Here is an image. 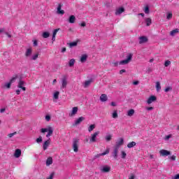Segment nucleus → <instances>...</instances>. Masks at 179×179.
<instances>
[{"instance_id": "obj_44", "label": "nucleus", "mask_w": 179, "mask_h": 179, "mask_svg": "<svg viewBox=\"0 0 179 179\" xmlns=\"http://www.w3.org/2000/svg\"><path fill=\"white\" fill-rule=\"evenodd\" d=\"M36 142L37 143H40V142H43V137L39 136V138L36 139Z\"/></svg>"}, {"instance_id": "obj_58", "label": "nucleus", "mask_w": 179, "mask_h": 179, "mask_svg": "<svg viewBox=\"0 0 179 179\" xmlns=\"http://www.w3.org/2000/svg\"><path fill=\"white\" fill-rule=\"evenodd\" d=\"M111 106H113V107H115V106H117V104L115 103V102H111Z\"/></svg>"}, {"instance_id": "obj_13", "label": "nucleus", "mask_w": 179, "mask_h": 179, "mask_svg": "<svg viewBox=\"0 0 179 179\" xmlns=\"http://www.w3.org/2000/svg\"><path fill=\"white\" fill-rule=\"evenodd\" d=\"M83 121H85V117L81 116L75 121L74 125H79Z\"/></svg>"}, {"instance_id": "obj_63", "label": "nucleus", "mask_w": 179, "mask_h": 179, "mask_svg": "<svg viewBox=\"0 0 179 179\" xmlns=\"http://www.w3.org/2000/svg\"><path fill=\"white\" fill-rule=\"evenodd\" d=\"M65 51H66V48H63L62 49V52H65Z\"/></svg>"}, {"instance_id": "obj_38", "label": "nucleus", "mask_w": 179, "mask_h": 179, "mask_svg": "<svg viewBox=\"0 0 179 179\" xmlns=\"http://www.w3.org/2000/svg\"><path fill=\"white\" fill-rule=\"evenodd\" d=\"M172 18H173V13H169L166 15V19H168V20H170Z\"/></svg>"}, {"instance_id": "obj_25", "label": "nucleus", "mask_w": 179, "mask_h": 179, "mask_svg": "<svg viewBox=\"0 0 179 179\" xmlns=\"http://www.w3.org/2000/svg\"><path fill=\"white\" fill-rule=\"evenodd\" d=\"M145 22L146 26H150V24H152V19L150 17L145 18Z\"/></svg>"}, {"instance_id": "obj_2", "label": "nucleus", "mask_w": 179, "mask_h": 179, "mask_svg": "<svg viewBox=\"0 0 179 179\" xmlns=\"http://www.w3.org/2000/svg\"><path fill=\"white\" fill-rule=\"evenodd\" d=\"M41 134H45V132H48L46 135V138H50L54 132V129L51 127H48V128H43L41 129Z\"/></svg>"}, {"instance_id": "obj_11", "label": "nucleus", "mask_w": 179, "mask_h": 179, "mask_svg": "<svg viewBox=\"0 0 179 179\" xmlns=\"http://www.w3.org/2000/svg\"><path fill=\"white\" fill-rule=\"evenodd\" d=\"M159 154L161 156H170L171 152L167 150H159Z\"/></svg>"}, {"instance_id": "obj_3", "label": "nucleus", "mask_w": 179, "mask_h": 179, "mask_svg": "<svg viewBox=\"0 0 179 179\" xmlns=\"http://www.w3.org/2000/svg\"><path fill=\"white\" fill-rule=\"evenodd\" d=\"M73 149L75 153H78V152H79V138H73Z\"/></svg>"}, {"instance_id": "obj_22", "label": "nucleus", "mask_w": 179, "mask_h": 179, "mask_svg": "<svg viewBox=\"0 0 179 179\" xmlns=\"http://www.w3.org/2000/svg\"><path fill=\"white\" fill-rule=\"evenodd\" d=\"M87 60V55H83L80 57V62H86Z\"/></svg>"}, {"instance_id": "obj_7", "label": "nucleus", "mask_w": 179, "mask_h": 179, "mask_svg": "<svg viewBox=\"0 0 179 179\" xmlns=\"http://www.w3.org/2000/svg\"><path fill=\"white\" fill-rule=\"evenodd\" d=\"M78 107H73L71 112L69 113V117H75L78 114Z\"/></svg>"}, {"instance_id": "obj_8", "label": "nucleus", "mask_w": 179, "mask_h": 179, "mask_svg": "<svg viewBox=\"0 0 179 179\" xmlns=\"http://www.w3.org/2000/svg\"><path fill=\"white\" fill-rule=\"evenodd\" d=\"M125 12V8L124 7H120L115 10V15L117 16L118 15H121V13H124Z\"/></svg>"}, {"instance_id": "obj_45", "label": "nucleus", "mask_w": 179, "mask_h": 179, "mask_svg": "<svg viewBox=\"0 0 179 179\" xmlns=\"http://www.w3.org/2000/svg\"><path fill=\"white\" fill-rule=\"evenodd\" d=\"M17 78V76H15V77H13L11 79H10V82L11 83H13L14 82H15V80H16V78Z\"/></svg>"}, {"instance_id": "obj_14", "label": "nucleus", "mask_w": 179, "mask_h": 179, "mask_svg": "<svg viewBox=\"0 0 179 179\" xmlns=\"http://www.w3.org/2000/svg\"><path fill=\"white\" fill-rule=\"evenodd\" d=\"M50 143H51V140L49 138L43 143V150H47L48 146H50Z\"/></svg>"}, {"instance_id": "obj_28", "label": "nucleus", "mask_w": 179, "mask_h": 179, "mask_svg": "<svg viewBox=\"0 0 179 179\" xmlns=\"http://www.w3.org/2000/svg\"><path fill=\"white\" fill-rule=\"evenodd\" d=\"M156 89H157V92H160V90H162V86L160 85V82L156 83Z\"/></svg>"}, {"instance_id": "obj_56", "label": "nucleus", "mask_w": 179, "mask_h": 179, "mask_svg": "<svg viewBox=\"0 0 179 179\" xmlns=\"http://www.w3.org/2000/svg\"><path fill=\"white\" fill-rule=\"evenodd\" d=\"M133 85H134L135 86H136V85H139V81L133 82Z\"/></svg>"}, {"instance_id": "obj_32", "label": "nucleus", "mask_w": 179, "mask_h": 179, "mask_svg": "<svg viewBox=\"0 0 179 179\" xmlns=\"http://www.w3.org/2000/svg\"><path fill=\"white\" fill-rule=\"evenodd\" d=\"M112 138H113V136L109 134V135L106 136L105 139H106V142H110V141H111Z\"/></svg>"}, {"instance_id": "obj_50", "label": "nucleus", "mask_w": 179, "mask_h": 179, "mask_svg": "<svg viewBox=\"0 0 179 179\" xmlns=\"http://www.w3.org/2000/svg\"><path fill=\"white\" fill-rule=\"evenodd\" d=\"M14 135H16V132L9 134H8V137H9V138H12V136H13Z\"/></svg>"}, {"instance_id": "obj_16", "label": "nucleus", "mask_w": 179, "mask_h": 179, "mask_svg": "<svg viewBox=\"0 0 179 179\" xmlns=\"http://www.w3.org/2000/svg\"><path fill=\"white\" fill-rule=\"evenodd\" d=\"M66 85H68V81L66 80V78H64L62 80V88L65 89L66 87Z\"/></svg>"}, {"instance_id": "obj_35", "label": "nucleus", "mask_w": 179, "mask_h": 179, "mask_svg": "<svg viewBox=\"0 0 179 179\" xmlns=\"http://www.w3.org/2000/svg\"><path fill=\"white\" fill-rule=\"evenodd\" d=\"M38 58V53H36L31 57V59H32L33 61H36V59H37Z\"/></svg>"}, {"instance_id": "obj_46", "label": "nucleus", "mask_w": 179, "mask_h": 179, "mask_svg": "<svg viewBox=\"0 0 179 179\" xmlns=\"http://www.w3.org/2000/svg\"><path fill=\"white\" fill-rule=\"evenodd\" d=\"M12 83L10 82H9L8 83H6L5 85L6 87H7V89H10V86H11Z\"/></svg>"}, {"instance_id": "obj_27", "label": "nucleus", "mask_w": 179, "mask_h": 179, "mask_svg": "<svg viewBox=\"0 0 179 179\" xmlns=\"http://www.w3.org/2000/svg\"><path fill=\"white\" fill-rule=\"evenodd\" d=\"M134 146H136V143H135V141H132L127 144V148H129L130 149H131V148H134Z\"/></svg>"}, {"instance_id": "obj_26", "label": "nucleus", "mask_w": 179, "mask_h": 179, "mask_svg": "<svg viewBox=\"0 0 179 179\" xmlns=\"http://www.w3.org/2000/svg\"><path fill=\"white\" fill-rule=\"evenodd\" d=\"M113 155H114L115 159H117V157H118V147H116V148L114 149Z\"/></svg>"}, {"instance_id": "obj_4", "label": "nucleus", "mask_w": 179, "mask_h": 179, "mask_svg": "<svg viewBox=\"0 0 179 179\" xmlns=\"http://www.w3.org/2000/svg\"><path fill=\"white\" fill-rule=\"evenodd\" d=\"M99 135H100V131H95L94 134H91L90 142L91 143H94L95 142H97V136Z\"/></svg>"}, {"instance_id": "obj_24", "label": "nucleus", "mask_w": 179, "mask_h": 179, "mask_svg": "<svg viewBox=\"0 0 179 179\" xmlns=\"http://www.w3.org/2000/svg\"><path fill=\"white\" fill-rule=\"evenodd\" d=\"M177 33H179V29H173L170 32V36H176V34H177Z\"/></svg>"}, {"instance_id": "obj_57", "label": "nucleus", "mask_w": 179, "mask_h": 179, "mask_svg": "<svg viewBox=\"0 0 179 179\" xmlns=\"http://www.w3.org/2000/svg\"><path fill=\"white\" fill-rule=\"evenodd\" d=\"M169 138H171V134H169L165 137V139L169 140Z\"/></svg>"}, {"instance_id": "obj_51", "label": "nucleus", "mask_w": 179, "mask_h": 179, "mask_svg": "<svg viewBox=\"0 0 179 179\" xmlns=\"http://www.w3.org/2000/svg\"><path fill=\"white\" fill-rule=\"evenodd\" d=\"M54 178V173H51L50 176L47 178V179H53Z\"/></svg>"}, {"instance_id": "obj_60", "label": "nucleus", "mask_w": 179, "mask_h": 179, "mask_svg": "<svg viewBox=\"0 0 179 179\" xmlns=\"http://www.w3.org/2000/svg\"><path fill=\"white\" fill-rule=\"evenodd\" d=\"M171 160H173V161L176 160V156L175 155L171 156Z\"/></svg>"}, {"instance_id": "obj_34", "label": "nucleus", "mask_w": 179, "mask_h": 179, "mask_svg": "<svg viewBox=\"0 0 179 179\" xmlns=\"http://www.w3.org/2000/svg\"><path fill=\"white\" fill-rule=\"evenodd\" d=\"M145 13H146V15H149L150 13V10H149V6H146L144 9H143Z\"/></svg>"}, {"instance_id": "obj_6", "label": "nucleus", "mask_w": 179, "mask_h": 179, "mask_svg": "<svg viewBox=\"0 0 179 179\" xmlns=\"http://www.w3.org/2000/svg\"><path fill=\"white\" fill-rule=\"evenodd\" d=\"M62 4L59 3L57 8V15H64L65 13V11L64 10H62Z\"/></svg>"}, {"instance_id": "obj_12", "label": "nucleus", "mask_w": 179, "mask_h": 179, "mask_svg": "<svg viewBox=\"0 0 179 179\" xmlns=\"http://www.w3.org/2000/svg\"><path fill=\"white\" fill-rule=\"evenodd\" d=\"M31 54H33V48H29L26 50L25 57L29 58V57H31Z\"/></svg>"}, {"instance_id": "obj_1", "label": "nucleus", "mask_w": 179, "mask_h": 179, "mask_svg": "<svg viewBox=\"0 0 179 179\" xmlns=\"http://www.w3.org/2000/svg\"><path fill=\"white\" fill-rule=\"evenodd\" d=\"M134 56V55L132 53H129L127 56V59L124 60H122L120 62H116L113 63V66H118L119 65H127L129 63H130L132 61V57Z\"/></svg>"}, {"instance_id": "obj_29", "label": "nucleus", "mask_w": 179, "mask_h": 179, "mask_svg": "<svg viewBox=\"0 0 179 179\" xmlns=\"http://www.w3.org/2000/svg\"><path fill=\"white\" fill-rule=\"evenodd\" d=\"M75 65V59H71L69 62V66L72 67Z\"/></svg>"}, {"instance_id": "obj_19", "label": "nucleus", "mask_w": 179, "mask_h": 179, "mask_svg": "<svg viewBox=\"0 0 179 179\" xmlns=\"http://www.w3.org/2000/svg\"><path fill=\"white\" fill-rule=\"evenodd\" d=\"M76 20V17H75V15H71L69 18V23L73 24L75 23Z\"/></svg>"}, {"instance_id": "obj_9", "label": "nucleus", "mask_w": 179, "mask_h": 179, "mask_svg": "<svg viewBox=\"0 0 179 179\" xmlns=\"http://www.w3.org/2000/svg\"><path fill=\"white\" fill-rule=\"evenodd\" d=\"M138 40H139V44H143L145 43H148V37L146 36H140L138 38Z\"/></svg>"}, {"instance_id": "obj_48", "label": "nucleus", "mask_w": 179, "mask_h": 179, "mask_svg": "<svg viewBox=\"0 0 179 179\" xmlns=\"http://www.w3.org/2000/svg\"><path fill=\"white\" fill-rule=\"evenodd\" d=\"M45 120H47V121H50L51 120V116H50V115H46L45 116Z\"/></svg>"}, {"instance_id": "obj_55", "label": "nucleus", "mask_w": 179, "mask_h": 179, "mask_svg": "<svg viewBox=\"0 0 179 179\" xmlns=\"http://www.w3.org/2000/svg\"><path fill=\"white\" fill-rule=\"evenodd\" d=\"M80 26H81L82 27H85L86 26V22H82V23L80 24Z\"/></svg>"}, {"instance_id": "obj_64", "label": "nucleus", "mask_w": 179, "mask_h": 179, "mask_svg": "<svg viewBox=\"0 0 179 179\" xmlns=\"http://www.w3.org/2000/svg\"><path fill=\"white\" fill-rule=\"evenodd\" d=\"M17 94H20V91L19 90H17L16 91Z\"/></svg>"}, {"instance_id": "obj_42", "label": "nucleus", "mask_w": 179, "mask_h": 179, "mask_svg": "<svg viewBox=\"0 0 179 179\" xmlns=\"http://www.w3.org/2000/svg\"><path fill=\"white\" fill-rule=\"evenodd\" d=\"M171 64V62H170V60H166L164 63V66H169V65Z\"/></svg>"}, {"instance_id": "obj_15", "label": "nucleus", "mask_w": 179, "mask_h": 179, "mask_svg": "<svg viewBox=\"0 0 179 179\" xmlns=\"http://www.w3.org/2000/svg\"><path fill=\"white\" fill-rule=\"evenodd\" d=\"M15 157L17 159L20 157L22 156V150L20 149H17L15 150V154H14Z\"/></svg>"}, {"instance_id": "obj_53", "label": "nucleus", "mask_w": 179, "mask_h": 179, "mask_svg": "<svg viewBox=\"0 0 179 179\" xmlns=\"http://www.w3.org/2000/svg\"><path fill=\"white\" fill-rule=\"evenodd\" d=\"M172 179H179V173L176 174Z\"/></svg>"}, {"instance_id": "obj_10", "label": "nucleus", "mask_w": 179, "mask_h": 179, "mask_svg": "<svg viewBox=\"0 0 179 179\" xmlns=\"http://www.w3.org/2000/svg\"><path fill=\"white\" fill-rule=\"evenodd\" d=\"M157 100V98L156 97V96H151L148 98L147 103L148 104H152V103H153L154 101H156Z\"/></svg>"}, {"instance_id": "obj_39", "label": "nucleus", "mask_w": 179, "mask_h": 179, "mask_svg": "<svg viewBox=\"0 0 179 179\" xmlns=\"http://www.w3.org/2000/svg\"><path fill=\"white\" fill-rule=\"evenodd\" d=\"M113 118H118V113L117 110H115L112 115Z\"/></svg>"}, {"instance_id": "obj_54", "label": "nucleus", "mask_w": 179, "mask_h": 179, "mask_svg": "<svg viewBox=\"0 0 179 179\" xmlns=\"http://www.w3.org/2000/svg\"><path fill=\"white\" fill-rule=\"evenodd\" d=\"M34 45L35 47H37V45H38L37 40L34 41Z\"/></svg>"}, {"instance_id": "obj_30", "label": "nucleus", "mask_w": 179, "mask_h": 179, "mask_svg": "<svg viewBox=\"0 0 179 179\" xmlns=\"http://www.w3.org/2000/svg\"><path fill=\"white\" fill-rule=\"evenodd\" d=\"M110 153V148L106 150V151L101 154H99V156H106V155H108Z\"/></svg>"}, {"instance_id": "obj_59", "label": "nucleus", "mask_w": 179, "mask_h": 179, "mask_svg": "<svg viewBox=\"0 0 179 179\" xmlns=\"http://www.w3.org/2000/svg\"><path fill=\"white\" fill-rule=\"evenodd\" d=\"M6 34L9 38H12V35L9 34L8 32H6Z\"/></svg>"}, {"instance_id": "obj_23", "label": "nucleus", "mask_w": 179, "mask_h": 179, "mask_svg": "<svg viewBox=\"0 0 179 179\" xmlns=\"http://www.w3.org/2000/svg\"><path fill=\"white\" fill-rule=\"evenodd\" d=\"M135 114V110L134 109H130L127 111V115L128 117H132Z\"/></svg>"}, {"instance_id": "obj_5", "label": "nucleus", "mask_w": 179, "mask_h": 179, "mask_svg": "<svg viewBox=\"0 0 179 179\" xmlns=\"http://www.w3.org/2000/svg\"><path fill=\"white\" fill-rule=\"evenodd\" d=\"M26 82L24 80H22V79H20L18 83H17V87L19 89H22L23 92H26Z\"/></svg>"}, {"instance_id": "obj_37", "label": "nucleus", "mask_w": 179, "mask_h": 179, "mask_svg": "<svg viewBox=\"0 0 179 179\" xmlns=\"http://www.w3.org/2000/svg\"><path fill=\"white\" fill-rule=\"evenodd\" d=\"M59 96V92H55L54 93V99H55V100H58Z\"/></svg>"}, {"instance_id": "obj_31", "label": "nucleus", "mask_w": 179, "mask_h": 179, "mask_svg": "<svg viewBox=\"0 0 179 179\" xmlns=\"http://www.w3.org/2000/svg\"><path fill=\"white\" fill-rule=\"evenodd\" d=\"M94 128H96V124H91V125L88 127V131H89V132H92V131H93V129H94Z\"/></svg>"}, {"instance_id": "obj_17", "label": "nucleus", "mask_w": 179, "mask_h": 179, "mask_svg": "<svg viewBox=\"0 0 179 179\" xmlns=\"http://www.w3.org/2000/svg\"><path fill=\"white\" fill-rule=\"evenodd\" d=\"M122 145H124V138H120L116 143V148H120V146H122Z\"/></svg>"}, {"instance_id": "obj_41", "label": "nucleus", "mask_w": 179, "mask_h": 179, "mask_svg": "<svg viewBox=\"0 0 179 179\" xmlns=\"http://www.w3.org/2000/svg\"><path fill=\"white\" fill-rule=\"evenodd\" d=\"M122 159H125L127 157V152L124 151H122Z\"/></svg>"}, {"instance_id": "obj_40", "label": "nucleus", "mask_w": 179, "mask_h": 179, "mask_svg": "<svg viewBox=\"0 0 179 179\" xmlns=\"http://www.w3.org/2000/svg\"><path fill=\"white\" fill-rule=\"evenodd\" d=\"M70 47H76L78 45V42H72L69 43Z\"/></svg>"}, {"instance_id": "obj_49", "label": "nucleus", "mask_w": 179, "mask_h": 179, "mask_svg": "<svg viewBox=\"0 0 179 179\" xmlns=\"http://www.w3.org/2000/svg\"><path fill=\"white\" fill-rule=\"evenodd\" d=\"M125 72H127L126 69H122V70L120 71V74L122 75V73H125Z\"/></svg>"}, {"instance_id": "obj_20", "label": "nucleus", "mask_w": 179, "mask_h": 179, "mask_svg": "<svg viewBox=\"0 0 179 179\" xmlns=\"http://www.w3.org/2000/svg\"><path fill=\"white\" fill-rule=\"evenodd\" d=\"M110 170H111V167L108 166H105L101 169V171H103V173H108V171H110Z\"/></svg>"}, {"instance_id": "obj_18", "label": "nucleus", "mask_w": 179, "mask_h": 179, "mask_svg": "<svg viewBox=\"0 0 179 179\" xmlns=\"http://www.w3.org/2000/svg\"><path fill=\"white\" fill-rule=\"evenodd\" d=\"M100 100L101 101H107L108 100V97H107V94H102L100 96Z\"/></svg>"}, {"instance_id": "obj_21", "label": "nucleus", "mask_w": 179, "mask_h": 179, "mask_svg": "<svg viewBox=\"0 0 179 179\" xmlns=\"http://www.w3.org/2000/svg\"><path fill=\"white\" fill-rule=\"evenodd\" d=\"M52 164V157H49L46 160V166H51Z\"/></svg>"}, {"instance_id": "obj_43", "label": "nucleus", "mask_w": 179, "mask_h": 179, "mask_svg": "<svg viewBox=\"0 0 179 179\" xmlns=\"http://www.w3.org/2000/svg\"><path fill=\"white\" fill-rule=\"evenodd\" d=\"M58 31H59V29H55L54 31H53V35L52 36L55 37V36H57V34L58 33Z\"/></svg>"}, {"instance_id": "obj_36", "label": "nucleus", "mask_w": 179, "mask_h": 179, "mask_svg": "<svg viewBox=\"0 0 179 179\" xmlns=\"http://www.w3.org/2000/svg\"><path fill=\"white\" fill-rule=\"evenodd\" d=\"M43 38H48V37H50V33L43 32Z\"/></svg>"}, {"instance_id": "obj_33", "label": "nucleus", "mask_w": 179, "mask_h": 179, "mask_svg": "<svg viewBox=\"0 0 179 179\" xmlns=\"http://www.w3.org/2000/svg\"><path fill=\"white\" fill-rule=\"evenodd\" d=\"M90 83H92V80L85 81L84 84V87H89V86H90Z\"/></svg>"}, {"instance_id": "obj_52", "label": "nucleus", "mask_w": 179, "mask_h": 179, "mask_svg": "<svg viewBox=\"0 0 179 179\" xmlns=\"http://www.w3.org/2000/svg\"><path fill=\"white\" fill-rule=\"evenodd\" d=\"M153 108H154L152 107V106H151V107H147V108H146V110H147L148 111H152V110H153Z\"/></svg>"}, {"instance_id": "obj_47", "label": "nucleus", "mask_w": 179, "mask_h": 179, "mask_svg": "<svg viewBox=\"0 0 179 179\" xmlns=\"http://www.w3.org/2000/svg\"><path fill=\"white\" fill-rule=\"evenodd\" d=\"M170 90H173V87H168L165 89V92L166 93H167V92H170Z\"/></svg>"}, {"instance_id": "obj_61", "label": "nucleus", "mask_w": 179, "mask_h": 179, "mask_svg": "<svg viewBox=\"0 0 179 179\" xmlns=\"http://www.w3.org/2000/svg\"><path fill=\"white\" fill-rule=\"evenodd\" d=\"M5 110H6V109L5 108H1V110H0V113H5Z\"/></svg>"}, {"instance_id": "obj_62", "label": "nucleus", "mask_w": 179, "mask_h": 179, "mask_svg": "<svg viewBox=\"0 0 179 179\" xmlns=\"http://www.w3.org/2000/svg\"><path fill=\"white\" fill-rule=\"evenodd\" d=\"M3 31H5V29H3V28L0 29V34H1V33H3Z\"/></svg>"}]
</instances>
